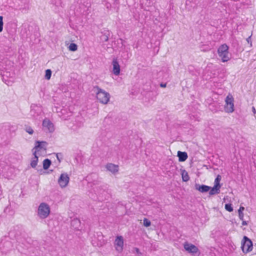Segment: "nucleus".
<instances>
[{"label": "nucleus", "mask_w": 256, "mask_h": 256, "mask_svg": "<svg viewBox=\"0 0 256 256\" xmlns=\"http://www.w3.org/2000/svg\"><path fill=\"white\" fill-rule=\"evenodd\" d=\"M92 91L96 93L97 100L102 104H106L110 100V94L98 86H94Z\"/></svg>", "instance_id": "1"}, {"label": "nucleus", "mask_w": 256, "mask_h": 256, "mask_svg": "<svg viewBox=\"0 0 256 256\" xmlns=\"http://www.w3.org/2000/svg\"><path fill=\"white\" fill-rule=\"evenodd\" d=\"M47 145L48 142L45 141H36L34 147L32 150H34V149L36 150L33 152L34 158L30 162V166L32 168L36 167L38 162V156H36V151H39L42 149L46 150Z\"/></svg>", "instance_id": "2"}, {"label": "nucleus", "mask_w": 256, "mask_h": 256, "mask_svg": "<svg viewBox=\"0 0 256 256\" xmlns=\"http://www.w3.org/2000/svg\"><path fill=\"white\" fill-rule=\"evenodd\" d=\"M218 53L222 62H226L230 60L228 46L226 44H222L219 46Z\"/></svg>", "instance_id": "3"}, {"label": "nucleus", "mask_w": 256, "mask_h": 256, "mask_svg": "<svg viewBox=\"0 0 256 256\" xmlns=\"http://www.w3.org/2000/svg\"><path fill=\"white\" fill-rule=\"evenodd\" d=\"M50 213V208L48 204L42 202L38 206V215L42 219L46 218Z\"/></svg>", "instance_id": "4"}, {"label": "nucleus", "mask_w": 256, "mask_h": 256, "mask_svg": "<svg viewBox=\"0 0 256 256\" xmlns=\"http://www.w3.org/2000/svg\"><path fill=\"white\" fill-rule=\"evenodd\" d=\"M14 168H12L3 160H0V174L3 176H10L14 172Z\"/></svg>", "instance_id": "5"}, {"label": "nucleus", "mask_w": 256, "mask_h": 256, "mask_svg": "<svg viewBox=\"0 0 256 256\" xmlns=\"http://www.w3.org/2000/svg\"><path fill=\"white\" fill-rule=\"evenodd\" d=\"M241 248L243 252L246 254L252 249V242L246 236H244L242 240Z\"/></svg>", "instance_id": "6"}, {"label": "nucleus", "mask_w": 256, "mask_h": 256, "mask_svg": "<svg viewBox=\"0 0 256 256\" xmlns=\"http://www.w3.org/2000/svg\"><path fill=\"white\" fill-rule=\"evenodd\" d=\"M30 0H15L14 4L16 8L22 12H26L29 9Z\"/></svg>", "instance_id": "7"}, {"label": "nucleus", "mask_w": 256, "mask_h": 256, "mask_svg": "<svg viewBox=\"0 0 256 256\" xmlns=\"http://www.w3.org/2000/svg\"><path fill=\"white\" fill-rule=\"evenodd\" d=\"M224 110L226 112H232L234 111V98L232 96L228 95L226 98Z\"/></svg>", "instance_id": "8"}, {"label": "nucleus", "mask_w": 256, "mask_h": 256, "mask_svg": "<svg viewBox=\"0 0 256 256\" xmlns=\"http://www.w3.org/2000/svg\"><path fill=\"white\" fill-rule=\"evenodd\" d=\"M49 3L52 6L51 7L55 12H60L64 8V4L62 0H49Z\"/></svg>", "instance_id": "9"}, {"label": "nucleus", "mask_w": 256, "mask_h": 256, "mask_svg": "<svg viewBox=\"0 0 256 256\" xmlns=\"http://www.w3.org/2000/svg\"><path fill=\"white\" fill-rule=\"evenodd\" d=\"M30 108V115L34 118H37L42 112V108L34 104L31 105Z\"/></svg>", "instance_id": "10"}, {"label": "nucleus", "mask_w": 256, "mask_h": 256, "mask_svg": "<svg viewBox=\"0 0 256 256\" xmlns=\"http://www.w3.org/2000/svg\"><path fill=\"white\" fill-rule=\"evenodd\" d=\"M42 126L44 130L52 133L54 131V126L52 122L48 119H44L42 122Z\"/></svg>", "instance_id": "11"}, {"label": "nucleus", "mask_w": 256, "mask_h": 256, "mask_svg": "<svg viewBox=\"0 0 256 256\" xmlns=\"http://www.w3.org/2000/svg\"><path fill=\"white\" fill-rule=\"evenodd\" d=\"M114 246L116 250L119 252L122 251L124 246V239L122 236H118L115 240Z\"/></svg>", "instance_id": "12"}, {"label": "nucleus", "mask_w": 256, "mask_h": 256, "mask_svg": "<svg viewBox=\"0 0 256 256\" xmlns=\"http://www.w3.org/2000/svg\"><path fill=\"white\" fill-rule=\"evenodd\" d=\"M70 178L67 174H62L58 180V182L62 188L66 187L68 182Z\"/></svg>", "instance_id": "13"}, {"label": "nucleus", "mask_w": 256, "mask_h": 256, "mask_svg": "<svg viewBox=\"0 0 256 256\" xmlns=\"http://www.w3.org/2000/svg\"><path fill=\"white\" fill-rule=\"evenodd\" d=\"M184 248L190 253L196 254L198 252V248L193 244L186 242L184 245Z\"/></svg>", "instance_id": "14"}, {"label": "nucleus", "mask_w": 256, "mask_h": 256, "mask_svg": "<svg viewBox=\"0 0 256 256\" xmlns=\"http://www.w3.org/2000/svg\"><path fill=\"white\" fill-rule=\"evenodd\" d=\"M112 72L116 76H118L120 74V68L119 63L116 59H114L112 62Z\"/></svg>", "instance_id": "15"}, {"label": "nucleus", "mask_w": 256, "mask_h": 256, "mask_svg": "<svg viewBox=\"0 0 256 256\" xmlns=\"http://www.w3.org/2000/svg\"><path fill=\"white\" fill-rule=\"evenodd\" d=\"M107 170L111 172L113 174H116L118 171V166L112 163H108L106 166Z\"/></svg>", "instance_id": "16"}, {"label": "nucleus", "mask_w": 256, "mask_h": 256, "mask_svg": "<svg viewBox=\"0 0 256 256\" xmlns=\"http://www.w3.org/2000/svg\"><path fill=\"white\" fill-rule=\"evenodd\" d=\"M196 190H198L200 192L204 193L208 192L210 189V186L205 184H195Z\"/></svg>", "instance_id": "17"}, {"label": "nucleus", "mask_w": 256, "mask_h": 256, "mask_svg": "<svg viewBox=\"0 0 256 256\" xmlns=\"http://www.w3.org/2000/svg\"><path fill=\"white\" fill-rule=\"evenodd\" d=\"M71 226L75 230H80L82 229L80 220L77 218H74L71 221Z\"/></svg>", "instance_id": "18"}, {"label": "nucleus", "mask_w": 256, "mask_h": 256, "mask_svg": "<svg viewBox=\"0 0 256 256\" xmlns=\"http://www.w3.org/2000/svg\"><path fill=\"white\" fill-rule=\"evenodd\" d=\"M178 161L180 162H184L188 158V154L185 152L178 151Z\"/></svg>", "instance_id": "19"}, {"label": "nucleus", "mask_w": 256, "mask_h": 256, "mask_svg": "<svg viewBox=\"0 0 256 256\" xmlns=\"http://www.w3.org/2000/svg\"><path fill=\"white\" fill-rule=\"evenodd\" d=\"M110 33L108 30H104L102 32V35L100 36V40L102 42H107L108 40Z\"/></svg>", "instance_id": "20"}, {"label": "nucleus", "mask_w": 256, "mask_h": 256, "mask_svg": "<svg viewBox=\"0 0 256 256\" xmlns=\"http://www.w3.org/2000/svg\"><path fill=\"white\" fill-rule=\"evenodd\" d=\"M220 188L221 187L215 185H214L212 188L210 187V189L209 190L210 195L212 196L220 194Z\"/></svg>", "instance_id": "21"}, {"label": "nucleus", "mask_w": 256, "mask_h": 256, "mask_svg": "<svg viewBox=\"0 0 256 256\" xmlns=\"http://www.w3.org/2000/svg\"><path fill=\"white\" fill-rule=\"evenodd\" d=\"M182 180L184 182H186L189 180L190 176L188 174V172L185 170H183L181 172Z\"/></svg>", "instance_id": "22"}, {"label": "nucleus", "mask_w": 256, "mask_h": 256, "mask_svg": "<svg viewBox=\"0 0 256 256\" xmlns=\"http://www.w3.org/2000/svg\"><path fill=\"white\" fill-rule=\"evenodd\" d=\"M52 164L51 160L48 158L44 159L43 161V168L45 170H48Z\"/></svg>", "instance_id": "23"}, {"label": "nucleus", "mask_w": 256, "mask_h": 256, "mask_svg": "<svg viewBox=\"0 0 256 256\" xmlns=\"http://www.w3.org/2000/svg\"><path fill=\"white\" fill-rule=\"evenodd\" d=\"M24 130L30 134H32L34 133V130H32V128L28 125L26 124L24 126Z\"/></svg>", "instance_id": "24"}, {"label": "nucleus", "mask_w": 256, "mask_h": 256, "mask_svg": "<svg viewBox=\"0 0 256 256\" xmlns=\"http://www.w3.org/2000/svg\"><path fill=\"white\" fill-rule=\"evenodd\" d=\"M52 70L50 69H48L46 70L44 78L46 80H49L52 76Z\"/></svg>", "instance_id": "25"}, {"label": "nucleus", "mask_w": 256, "mask_h": 256, "mask_svg": "<svg viewBox=\"0 0 256 256\" xmlns=\"http://www.w3.org/2000/svg\"><path fill=\"white\" fill-rule=\"evenodd\" d=\"M69 50L74 52L78 49V46L75 43H71L68 46Z\"/></svg>", "instance_id": "26"}, {"label": "nucleus", "mask_w": 256, "mask_h": 256, "mask_svg": "<svg viewBox=\"0 0 256 256\" xmlns=\"http://www.w3.org/2000/svg\"><path fill=\"white\" fill-rule=\"evenodd\" d=\"M221 178H222L220 175H219V174L218 175L214 180V185L221 187V184H220V181L221 180Z\"/></svg>", "instance_id": "27"}, {"label": "nucleus", "mask_w": 256, "mask_h": 256, "mask_svg": "<svg viewBox=\"0 0 256 256\" xmlns=\"http://www.w3.org/2000/svg\"><path fill=\"white\" fill-rule=\"evenodd\" d=\"M225 209L229 212H232L233 211V208H232V204H225Z\"/></svg>", "instance_id": "28"}, {"label": "nucleus", "mask_w": 256, "mask_h": 256, "mask_svg": "<svg viewBox=\"0 0 256 256\" xmlns=\"http://www.w3.org/2000/svg\"><path fill=\"white\" fill-rule=\"evenodd\" d=\"M144 226L146 227H148L150 226L151 222L147 218H144Z\"/></svg>", "instance_id": "29"}, {"label": "nucleus", "mask_w": 256, "mask_h": 256, "mask_svg": "<svg viewBox=\"0 0 256 256\" xmlns=\"http://www.w3.org/2000/svg\"><path fill=\"white\" fill-rule=\"evenodd\" d=\"M56 156L57 158V160H58L59 162H61L63 158V156L62 153H57L56 154Z\"/></svg>", "instance_id": "30"}, {"label": "nucleus", "mask_w": 256, "mask_h": 256, "mask_svg": "<svg viewBox=\"0 0 256 256\" xmlns=\"http://www.w3.org/2000/svg\"><path fill=\"white\" fill-rule=\"evenodd\" d=\"M92 175H96V174H90L89 176H88L86 177V180L88 181V183H91L92 182H90V178L92 177Z\"/></svg>", "instance_id": "31"}, {"label": "nucleus", "mask_w": 256, "mask_h": 256, "mask_svg": "<svg viewBox=\"0 0 256 256\" xmlns=\"http://www.w3.org/2000/svg\"><path fill=\"white\" fill-rule=\"evenodd\" d=\"M239 218L240 220H244V214L243 212L238 213Z\"/></svg>", "instance_id": "32"}, {"label": "nucleus", "mask_w": 256, "mask_h": 256, "mask_svg": "<svg viewBox=\"0 0 256 256\" xmlns=\"http://www.w3.org/2000/svg\"><path fill=\"white\" fill-rule=\"evenodd\" d=\"M246 40H247V42H248V44H250V46H252V40H251V36H250L246 38Z\"/></svg>", "instance_id": "33"}, {"label": "nucleus", "mask_w": 256, "mask_h": 256, "mask_svg": "<svg viewBox=\"0 0 256 256\" xmlns=\"http://www.w3.org/2000/svg\"><path fill=\"white\" fill-rule=\"evenodd\" d=\"M244 210V206H240V208L238 210V213L243 212V211Z\"/></svg>", "instance_id": "34"}, {"label": "nucleus", "mask_w": 256, "mask_h": 256, "mask_svg": "<svg viewBox=\"0 0 256 256\" xmlns=\"http://www.w3.org/2000/svg\"><path fill=\"white\" fill-rule=\"evenodd\" d=\"M166 83H161L160 84V86L162 87V88H166Z\"/></svg>", "instance_id": "35"}, {"label": "nucleus", "mask_w": 256, "mask_h": 256, "mask_svg": "<svg viewBox=\"0 0 256 256\" xmlns=\"http://www.w3.org/2000/svg\"><path fill=\"white\" fill-rule=\"evenodd\" d=\"M3 24H4V23H2V24L0 23V32L2 31V30H3Z\"/></svg>", "instance_id": "36"}, {"label": "nucleus", "mask_w": 256, "mask_h": 256, "mask_svg": "<svg viewBox=\"0 0 256 256\" xmlns=\"http://www.w3.org/2000/svg\"><path fill=\"white\" fill-rule=\"evenodd\" d=\"M242 220V225L246 226V225L248 224L247 222L246 221L244 220Z\"/></svg>", "instance_id": "37"}, {"label": "nucleus", "mask_w": 256, "mask_h": 256, "mask_svg": "<svg viewBox=\"0 0 256 256\" xmlns=\"http://www.w3.org/2000/svg\"><path fill=\"white\" fill-rule=\"evenodd\" d=\"M252 112H253V113L254 114H255L256 113V110L254 106L252 107Z\"/></svg>", "instance_id": "38"}, {"label": "nucleus", "mask_w": 256, "mask_h": 256, "mask_svg": "<svg viewBox=\"0 0 256 256\" xmlns=\"http://www.w3.org/2000/svg\"><path fill=\"white\" fill-rule=\"evenodd\" d=\"M0 23L2 24L3 23V16H0Z\"/></svg>", "instance_id": "39"}, {"label": "nucleus", "mask_w": 256, "mask_h": 256, "mask_svg": "<svg viewBox=\"0 0 256 256\" xmlns=\"http://www.w3.org/2000/svg\"><path fill=\"white\" fill-rule=\"evenodd\" d=\"M135 250H136V252L137 254H140V250H139V249L138 248H135Z\"/></svg>", "instance_id": "40"}, {"label": "nucleus", "mask_w": 256, "mask_h": 256, "mask_svg": "<svg viewBox=\"0 0 256 256\" xmlns=\"http://www.w3.org/2000/svg\"><path fill=\"white\" fill-rule=\"evenodd\" d=\"M212 77V75L208 76H206V79H210V78H211Z\"/></svg>", "instance_id": "41"}, {"label": "nucleus", "mask_w": 256, "mask_h": 256, "mask_svg": "<svg viewBox=\"0 0 256 256\" xmlns=\"http://www.w3.org/2000/svg\"><path fill=\"white\" fill-rule=\"evenodd\" d=\"M92 182H93V184H94V185L98 184L97 181H94Z\"/></svg>", "instance_id": "42"}, {"label": "nucleus", "mask_w": 256, "mask_h": 256, "mask_svg": "<svg viewBox=\"0 0 256 256\" xmlns=\"http://www.w3.org/2000/svg\"><path fill=\"white\" fill-rule=\"evenodd\" d=\"M6 210H7V208H5L4 211V212H6Z\"/></svg>", "instance_id": "43"}, {"label": "nucleus", "mask_w": 256, "mask_h": 256, "mask_svg": "<svg viewBox=\"0 0 256 256\" xmlns=\"http://www.w3.org/2000/svg\"><path fill=\"white\" fill-rule=\"evenodd\" d=\"M208 70L207 68L206 70V71H208Z\"/></svg>", "instance_id": "44"}]
</instances>
